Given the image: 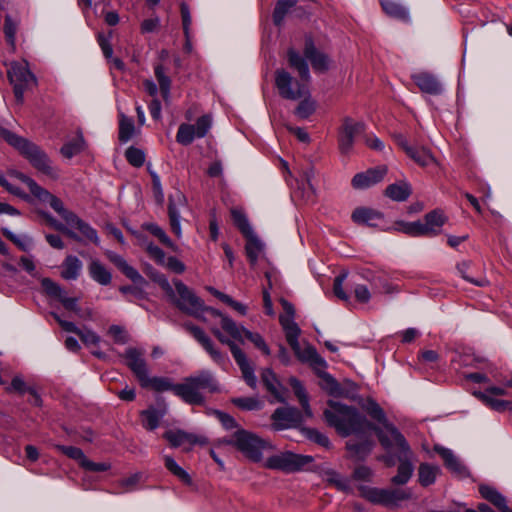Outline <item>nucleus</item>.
<instances>
[{
	"label": "nucleus",
	"instance_id": "nucleus-1",
	"mask_svg": "<svg viewBox=\"0 0 512 512\" xmlns=\"http://www.w3.org/2000/svg\"><path fill=\"white\" fill-rule=\"evenodd\" d=\"M328 404L329 409L324 411L325 420L340 435L347 437L351 434H360L372 430L376 433L379 442L384 448L389 449L392 447V441L386 433L381 428L370 423L355 408L336 401H329Z\"/></svg>",
	"mask_w": 512,
	"mask_h": 512
},
{
	"label": "nucleus",
	"instance_id": "nucleus-2",
	"mask_svg": "<svg viewBox=\"0 0 512 512\" xmlns=\"http://www.w3.org/2000/svg\"><path fill=\"white\" fill-rule=\"evenodd\" d=\"M0 137L15 148L38 172L51 179L59 177V170L53 166L48 155L38 145L11 132L1 123Z\"/></svg>",
	"mask_w": 512,
	"mask_h": 512
},
{
	"label": "nucleus",
	"instance_id": "nucleus-3",
	"mask_svg": "<svg viewBox=\"0 0 512 512\" xmlns=\"http://www.w3.org/2000/svg\"><path fill=\"white\" fill-rule=\"evenodd\" d=\"M201 391L211 393L218 391V383L214 375L208 370H202L187 377L177 384V396L190 405H202L204 397Z\"/></svg>",
	"mask_w": 512,
	"mask_h": 512
},
{
	"label": "nucleus",
	"instance_id": "nucleus-4",
	"mask_svg": "<svg viewBox=\"0 0 512 512\" xmlns=\"http://www.w3.org/2000/svg\"><path fill=\"white\" fill-rule=\"evenodd\" d=\"M174 286L178 294V298L174 299V303L182 312L202 321H205V318L202 316L203 312H209L212 316L221 319L225 317L220 311L205 306L204 302L180 280L174 281Z\"/></svg>",
	"mask_w": 512,
	"mask_h": 512
},
{
	"label": "nucleus",
	"instance_id": "nucleus-5",
	"mask_svg": "<svg viewBox=\"0 0 512 512\" xmlns=\"http://www.w3.org/2000/svg\"><path fill=\"white\" fill-rule=\"evenodd\" d=\"M223 442L236 447L237 450L254 462L262 459V452L269 445L264 439L244 429L237 430L231 438L224 439Z\"/></svg>",
	"mask_w": 512,
	"mask_h": 512
},
{
	"label": "nucleus",
	"instance_id": "nucleus-6",
	"mask_svg": "<svg viewBox=\"0 0 512 512\" xmlns=\"http://www.w3.org/2000/svg\"><path fill=\"white\" fill-rule=\"evenodd\" d=\"M392 431V440L397 447V458L400 462L397 474L392 478V483L396 485L406 484L412 476L413 465L411 463L412 451L405 437L397 428H390Z\"/></svg>",
	"mask_w": 512,
	"mask_h": 512
},
{
	"label": "nucleus",
	"instance_id": "nucleus-7",
	"mask_svg": "<svg viewBox=\"0 0 512 512\" xmlns=\"http://www.w3.org/2000/svg\"><path fill=\"white\" fill-rule=\"evenodd\" d=\"M360 496L372 504L385 507H396L399 502L411 497V493L402 489H380L366 485H359Z\"/></svg>",
	"mask_w": 512,
	"mask_h": 512
},
{
	"label": "nucleus",
	"instance_id": "nucleus-8",
	"mask_svg": "<svg viewBox=\"0 0 512 512\" xmlns=\"http://www.w3.org/2000/svg\"><path fill=\"white\" fill-rule=\"evenodd\" d=\"M314 462L310 455L296 454L291 451H284L267 458L265 467L281 470L286 473H293L303 470Z\"/></svg>",
	"mask_w": 512,
	"mask_h": 512
},
{
	"label": "nucleus",
	"instance_id": "nucleus-9",
	"mask_svg": "<svg viewBox=\"0 0 512 512\" xmlns=\"http://www.w3.org/2000/svg\"><path fill=\"white\" fill-rule=\"evenodd\" d=\"M8 78L18 103L23 102L24 92L37 83L36 77L30 71L26 61L12 62L8 69Z\"/></svg>",
	"mask_w": 512,
	"mask_h": 512
},
{
	"label": "nucleus",
	"instance_id": "nucleus-10",
	"mask_svg": "<svg viewBox=\"0 0 512 512\" xmlns=\"http://www.w3.org/2000/svg\"><path fill=\"white\" fill-rule=\"evenodd\" d=\"M280 303L284 310V314H281L279 316V322L285 332L286 340L290 347L292 348V350L295 352V354L299 358L304 359L305 356L301 355L300 353V344L298 338L301 334V329L299 328L298 324L294 321V306L284 298L280 300Z\"/></svg>",
	"mask_w": 512,
	"mask_h": 512
},
{
	"label": "nucleus",
	"instance_id": "nucleus-11",
	"mask_svg": "<svg viewBox=\"0 0 512 512\" xmlns=\"http://www.w3.org/2000/svg\"><path fill=\"white\" fill-rule=\"evenodd\" d=\"M275 85L279 95L288 100H299L309 94L305 82L295 80L290 73L284 69H278L275 72Z\"/></svg>",
	"mask_w": 512,
	"mask_h": 512
},
{
	"label": "nucleus",
	"instance_id": "nucleus-12",
	"mask_svg": "<svg viewBox=\"0 0 512 512\" xmlns=\"http://www.w3.org/2000/svg\"><path fill=\"white\" fill-rule=\"evenodd\" d=\"M221 326L222 329L226 331L235 340L243 342L245 337L246 339L251 341L258 349H260L264 354H270V349L260 334L253 333L251 331H248L244 327L237 326L235 321H233L226 315L225 317H222Z\"/></svg>",
	"mask_w": 512,
	"mask_h": 512
},
{
	"label": "nucleus",
	"instance_id": "nucleus-13",
	"mask_svg": "<svg viewBox=\"0 0 512 512\" xmlns=\"http://www.w3.org/2000/svg\"><path fill=\"white\" fill-rule=\"evenodd\" d=\"M211 127V118L208 115L200 117L195 125L181 124L178 128L176 140L182 145L191 144L195 138H203Z\"/></svg>",
	"mask_w": 512,
	"mask_h": 512
},
{
	"label": "nucleus",
	"instance_id": "nucleus-14",
	"mask_svg": "<svg viewBox=\"0 0 512 512\" xmlns=\"http://www.w3.org/2000/svg\"><path fill=\"white\" fill-rule=\"evenodd\" d=\"M364 130L365 125L363 122L355 121L350 117H345L340 127L338 137L339 149L341 153H349L353 148L355 137L363 133Z\"/></svg>",
	"mask_w": 512,
	"mask_h": 512
},
{
	"label": "nucleus",
	"instance_id": "nucleus-15",
	"mask_svg": "<svg viewBox=\"0 0 512 512\" xmlns=\"http://www.w3.org/2000/svg\"><path fill=\"white\" fill-rule=\"evenodd\" d=\"M271 419L273 421V429L278 431L300 425L303 421V416L296 408L281 407L273 412Z\"/></svg>",
	"mask_w": 512,
	"mask_h": 512
},
{
	"label": "nucleus",
	"instance_id": "nucleus-16",
	"mask_svg": "<svg viewBox=\"0 0 512 512\" xmlns=\"http://www.w3.org/2000/svg\"><path fill=\"white\" fill-rule=\"evenodd\" d=\"M144 354V350L133 347L126 349L123 354L126 365L133 372L139 384L145 380V377L149 374V369L144 358Z\"/></svg>",
	"mask_w": 512,
	"mask_h": 512
},
{
	"label": "nucleus",
	"instance_id": "nucleus-17",
	"mask_svg": "<svg viewBox=\"0 0 512 512\" xmlns=\"http://www.w3.org/2000/svg\"><path fill=\"white\" fill-rule=\"evenodd\" d=\"M183 327L202 345L215 362L219 364L224 363L225 356L214 347L211 339L200 327L195 326L192 323H185Z\"/></svg>",
	"mask_w": 512,
	"mask_h": 512
},
{
	"label": "nucleus",
	"instance_id": "nucleus-18",
	"mask_svg": "<svg viewBox=\"0 0 512 512\" xmlns=\"http://www.w3.org/2000/svg\"><path fill=\"white\" fill-rule=\"evenodd\" d=\"M387 173L386 166H378L356 174L352 179L355 189H366L381 182Z\"/></svg>",
	"mask_w": 512,
	"mask_h": 512
},
{
	"label": "nucleus",
	"instance_id": "nucleus-19",
	"mask_svg": "<svg viewBox=\"0 0 512 512\" xmlns=\"http://www.w3.org/2000/svg\"><path fill=\"white\" fill-rule=\"evenodd\" d=\"M354 223L366 225L369 227H380L384 221V216L380 211L368 207H358L351 215Z\"/></svg>",
	"mask_w": 512,
	"mask_h": 512
},
{
	"label": "nucleus",
	"instance_id": "nucleus-20",
	"mask_svg": "<svg viewBox=\"0 0 512 512\" xmlns=\"http://www.w3.org/2000/svg\"><path fill=\"white\" fill-rule=\"evenodd\" d=\"M411 78L423 93L437 95L442 92L440 81L429 72L414 73Z\"/></svg>",
	"mask_w": 512,
	"mask_h": 512
},
{
	"label": "nucleus",
	"instance_id": "nucleus-21",
	"mask_svg": "<svg viewBox=\"0 0 512 512\" xmlns=\"http://www.w3.org/2000/svg\"><path fill=\"white\" fill-rule=\"evenodd\" d=\"M33 196L42 202L49 203L50 207L54 209L67 223L69 222V215H75V213L65 209L63 202L58 197L51 194L41 186Z\"/></svg>",
	"mask_w": 512,
	"mask_h": 512
},
{
	"label": "nucleus",
	"instance_id": "nucleus-22",
	"mask_svg": "<svg viewBox=\"0 0 512 512\" xmlns=\"http://www.w3.org/2000/svg\"><path fill=\"white\" fill-rule=\"evenodd\" d=\"M434 450L441 456L445 466L458 476H466L468 474L467 468L460 462V460L454 455L453 451L436 445Z\"/></svg>",
	"mask_w": 512,
	"mask_h": 512
},
{
	"label": "nucleus",
	"instance_id": "nucleus-23",
	"mask_svg": "<svg viewBox=\"0 0 512 512\" xmlns=\"http://www.w3.org/2000/svg\"><path fill=\"white\" fill-rule=\"evenodd\" d=\"M304 55L305 58L310 60L314 70L324 72L328 69L329 60L327 56L316 50L311 38H307L305 41Z\"/></svg>",
	"mask_w": 512,
	"mask_h": 512
},
{
	"label": "nucleus",
	"instance_id": "nucleus-24",
	"mask_svg": "<svg viewBox=\"0 0 512 512\" xmlns=\"http://www.w3.org/2000/svg\"><path fill=\"white\" fill-rule=\"evenodd\" d=\"M107 258L131 281L134 283H144L145 280L141 274L120 255L108 251L106 252Z\"/></svg>",
	"mask_w": 512,
	"mask_h": 512
},
{
	"label": "nucleus",
	"instance_id": "nucleus-25",
	"mask_svg": "<svg viewBox=\"0 0 512 512\" xmlns=\"http://www.w3.org/2000/svg\"><path fill=\"white\" fill-rule=\"evenodd\" d=\"M145 389H151L156 392L172 391L177 396V384H174L168 377H151L149 374L140 383Z\"/></svg>",
	"mask_w": 512,
	"mask_h": 512
},
{
	"label": "nucleus",
	"instance_id": "nucleus-26",
	"mask_svg": "<svg viewBox=\"0 0 512 512\" xmlns=\"http://www.w3.org/2000/svg\"><path fill=\"white\" fill-rule=\"evenodd\" d=\"M233 357L238 364L246 383L251 388L255 389L257 386V378L254 374V368L248 362L245 353L241 349L233 348Z\"/></svg>",
	"mask_w": 512,
	"mask_h": 512
},
{
	"label": "nucleus",
	"instance_id": "nucleus-27",
	"mask_svg": "<svg viewBox=\"0 0 512 512\" xmlns=\"http://www.w3.org/2000/svg\"><path fill=\"white\" fill-rule=\"evenodd\" d=\"M83 268L81 260L76 256L68 255L61 265V276L65 280H76Z\"/></svg>",
	"mask_w": 512,
	"mask_h": 512
},
{
	"label": "nucleus",
	"instance_id": "nucleus-28",
	"mask_svg": "<svg viewBox=\"0 0 512 512\" xmlns=\"http://www.w3.org/2000/svg\"><path fill=\"white\" fill-rule=\"evenodd\" d=\"M481 496L495 505L502 512H512L507 506L506 499L495 488L488 485H481L479 487Z\"/></svg>",
	"mask_w": 512,
	"mask_h": 512
},
{
	"label": "nucleus",
	"instance_id": "nucleus-29",
	"mask_svg": "<svg viewBox=\"0 0 512 512\" xmlns=\"http://www.w3.org/2000/svg\"><path fill=\"white\" fill-rule=\"evenodd\" d=\"M88 271L90 277L100 285H109L112 275L109 270L97 259L91 260Z\"/></svg>",
	"mask_w": 512,
	"mask_h": 512
},
{
	"label": "nucleus",
	"instance_id": "nucleus-30",
	"mask_svg": "<svg viewBox=\"0 0 512 512\" xmlns=\"http://www.w3.org/2000/svg\"><path fill=\"white\" fill-rule=\"evenodd\" d=\"M244 237L246 238V255L251 265H255L263 253L264 244L260 241L254 232L251 233V235H246Z\"/></svg>",
	"mask_w": 512,
	"mask_h": 512
},
{
	"label": "nucleus",
	"instance_id": "nucleus-31",
	"mask_svg": "<svg viewBox=\"0 0 512 512\" xmlns=\"http://www.w3.org/2000/svg\"><path fill=\"white\" fill-rule=\"evenodd\" d=\"M261 380L265 385L266 389L279 401L284 402V398L282 396V386L278 381L274 372L266 368L261 373Z\"/></svg>",
	"mask_w": 512,
	"mask_h": 512
},
{
	"label": "nucleus",
	"instance_id": "nucleus-32",
	"mask_svg": "<svg viewBox=\"0 0 512 512\" xmlns=\"http://www.w3.org/2000/svg\"><path fill=\"white\" fill-rule=\"evenodd\" d=\"M288 62L292 68L297 70L301 81L308 82L310 80L309 67L305 58L299 55L294 49L288 50Z\"/></svg>",
	"mask_w": 512,
	"mask_h": 512
},
{
	"label": "nucleus",
	"instance_id": "nucleus-33",
	"mask_svg": "<svg viewBox=\"0 0 512 512\" xmlns=\"http://www.w3.org/2000/svg\"><path fill=\"white\" fill-rule=\"evenodd\" d=\"M164 438L173 446L179 447L186 443L192 445L198 442L197 436L182 430H169L164 433Z\"/></svg>",
	"mask_w": 512,
	"mask_h": 512
},
{
	"label": "nucleus",
	"instance_id": "nucleus-34",
	"mask_svg": "<svg viewBox=\"0 0 512 512\" xmlns=\"http://www.w3.org/2000/svg\"><path fill=\"white\" fill-rule=\"evenodd\" d=\"M414 162L422 167L436 164V160L431 151L425 147H414L408 149L406 153Z\"/></svg>",
	"mask_w": 512,
	"mask_h": 512
},
{
	"label": "nucleus",
	"instance_id": "nucleus-35",
	"mask_svg": "<svg viewBox=\"0 0 512 512\" xmlns=\"http://www.w3.org/2000/svg\"><path fill=\"white\" fill-rule=\"evenodd\" d=\"M373 443L370 440H349L346 443V448L351 457L356 459H364L372 450Z\"/></svg>",
	"mask_w": 512,
	"mask_h": 512
},
{
	"label": "nucleus",
	"instance_id": "nucleus-36",
	"mask_svg": "<svg viewBox=\"0 0 512 512\" xmlns=\"http://www.w3.org/2000/svg\"><path fill=\"white\" fill-rule=\"evenodd\" d=\"M381 6L384 12L393 18L407 21L409 19V13L407 9L399 2L395 0H381Z\"/></svg>",
	"mask_w": 512,
	"mask_h": 512
},
{
	"label": "nucleus",
	"instance_id": "nucleus-37",
	"mask_svg": "<svg viewBox=\"0 0 512 512\" xmlns=\"http://www.w3.org/2000/svg\"><path fill=\"white\" fill-rule=\"evenodd\" d=\"M165 413V407L160 410L150 407L147 410L142 411L141 417L143 427L147 430L156 429L159 426L160 420L164 417Z\"/></svg>",
	"mask_w": 512,
	"mask_h": 512
},
{
	"label": "nucleus",
	"instance_id": "nucleus-38",
	"mask_svg": "<svg viewBox=\"0 0 512 512\" xmlns=\"http://www.w3.org/2000/svg\"><path fill=\"white\" fill-rule=\"evenodd\" d=\"M73 227H76L84 237H86L91 242L98 244L99 237L94 228H92L88 223L82 221L76 214L69 215V222L67 223Z\"/></svg>",
	"mask_w": 512,
	"mask_h": 512
},
{
	"label": "nucleus",
	"instance_id": "nucleus-39",
	"mask_svg": "<svg viewBox=\"0 0 512 512\" xmlns=\"http://www.w3.org/2000/svg\"><path fill=\"white\" fill-rule=\"evenodd\" d=\"M440 473V468L428 463L420 464L418 468L419 483L426 487L433 484Z\"/></svg>",
	"mask_w": 512,
	"mask_h": 512
},
{
	"label": "nucleus",
	"instance_id": "nucleus-40",
	"mask_svg": "<svg viewBox=\"0 0 512 512\" xmlns=\"http://www.w3.org/2000/svg\"><path fill=\"white\" fill-rule=\"evenodd\" d=\"M324 479L329 485L334 486L339 491L347 493L351 491L350 480L334 470H326L324 472Z\"/></svg>",
	"mask_w": 512,
	"mask_h": 512
},
{
	"label": "nucleus",
	"instance_id": "nucleus-41",
	"mask_svg": "<svg viewBox=\"0 0 512 512\" xmlns=\"http://www.w3.org/2000/svg\"><path fill=\"white\" fill-rule=\"evenodd\" d=\"M427 229H431L429 232L431 236H435L439 233L440 228L445 224L447 218L440 210H433L427 213L424 217Z\"/></svg>",
	"mask_w": 512,
	"mask_h": 512
},
{
	"label": "nucleus",
	"instance_id": "nucleus-42",
	"mask_svg": "<svg viewBox=\"0 0 512 512\" xmlns=\"http://www.w3.org/2000/svg\"><path fill=\"white\" fill-rule=\"evenodd\" d=\"M411 194V187L408 183L391 184L387 186L385 195L393 201H405Z\"/></svg>",
	"mask_w": 512,
	"mask_h": 512
},
{
	"label": "nucleus",
	"instance_id": "nucleus-43",
	"mask_svg": "<svg viewBox=\"0 0 512 512\" xmlns=\"http://www.w3.org/2000/svg\"><path fill=\"white\" fill-rule=\"evenodd\" d=\"M230 213L235 226L240 230L243 236L251 235V233L254 232L246 214L241 208H232Z\"/></svg>",
	"mask_w": 512,
	"mask_h": 512
},
{
	"label": "nucleus",
	"instance_id": "nucleus-44",
	"mask_svg": "<svg viewBox=\"0 0 512 512\" xmlns=\"http://www.w3.org/2000/svg\"><path fill=\"white\" fill-rule=\"evenodd\" d=\"M290 385L295 393V395L297 396L303 410H304V413L307 417H311L312 416V411L310 409V405H309V400H308V396H307V393L303 387V385L301 384V382L299 380H297L296 378H291L290 379Z\"/></svg>",
	"mask_w": 512,
	"mask_h": 512
},
{
	"label": "nucleus",
	"instance_id": "nucleus-45",
	"mask_svg": "<svg viewBox=\"0 0 512 512\" xmlns=\"http://www.w3.org/2000/svg\"><path fill=\"white\" fill-rule=\"evenodd\" d=\"M367 412L368 414L375 420H377L378 422H380L384 428L386 429V431L390 434V436L392 437V431H391V427L392 428H396L393 424L389 423L387 421V418H386V415L383 411V409L374 401H371L368 403L367 405Z\"/></svg>",
	"mask_w": 512,
	"mask_h": 512
},
{
	"label": "nucleus",
	"instance_id": "nucleus-46",
	"mask_svg": "<svg viewBox=\"0 0 512 512\" xmlns=\"http://www.w3.org/2000/svg\"><path fill=\"white\" fill-rule=\"evenodd\" d=\"M475 395L495 411L503 412L506 410H512L511 401L496 399L483 392L475 393Z\"/></svg>",
	"mask_w": 512,
	"mask_h": 512
},
{
	"label": "nucleus",
	"instance_id": "nucleus-47",
	"mask_svg": "<svg viewBox=\"0 0 512 512\" xmlns=\"http://www.w3.org/2000/svg\"><path fill=\"white\" fill-rule=\"evenodd\" d=\"M296 3L297 0H278L273 12V20L277 26L282 24L285 16L289 10L296 5Z\"/></svg>",
	"mask_w": 512,
	"mask_h": 512
},
{
	"label": "nucleus",
	"instance_id": "nucleus-48",
	"mask_svg": "<svg viewBox=\"0 0 512 512\" xmlns=\"http://www.w3.org/2000/svg\"><path fill=\"white\" fill-rule=\"evenodd\" d=\"M155 77L159 83L161 94L164 100H167L170 95L171 80L166 75L163 65L158 64L154 68Z\"/></svg>",
	"mask_w": 512,
	"mask_h": 512
},
{
	"label": "nucleus",
	"instance_id": "nucleus-49",
	"mask_svg": "<svg viewBox=\"0 0 512 512\" xmlns=\"http://www.w3.org/2000/svg\"><path fill=\"white\" fill-rule=\"evenodd\" d=\"M164 462L165 467L179 480H181L183 483L187 485H190L192 483L189 474L182 467H180L172 457L165 456Z\"/></svg>",
	"mask_w": 512,
	"mask_h": 512
},
{
	"label": "nucleus",
	"instance_id": "nucleus-50",
	"mask_svg": "<svg viewBox=\"0 0 512 512\" xmlns=\"http://www.w3.org/2000/svg\"><path fill=\"white\" fill-rule=\"evenodd\" d=\"M85 141L81 134H79L74 140L66 143L61 148V154L66 158H72L84 150Z\"/></svg>",
	"mask_w": 512,
	"mask_h": 512
},
{
	"label": "nucleus",
	"instance_id": "nucleus-51",
	"mask_svg": "<svg viewBox=\"0 0 512 512\" xmlns=\"http://www.w3.org/2000/svg\"><path fill=\"white\" fill-rule=\"evenodd\" d=\"M135 131L134 122L132 118L125 116L124 114H120L119 120V140L121 142L129 141Z\"/></svg>",
	"mask_w": 512,
	"mask_h": 512
},
{
	"label": "nucleus",
	"instance_id": "nucleus-52",
	"mask_svg": "<svg viewBox=\"0 0 512 512\" xmlns=\"http://www.w3.org/2000/svg\"><path fill=\"white\" fill-rule=\"evenodd\" d=\"M1 232L8 240H10L22 251H27L32 244V238L27 235H17L8 228H2Z\"/></svg>",
	"mask_w": 512,
	"mask_h": 512
},
{
	"label": "nucleus",
	"instance_id": "nucleus-53",
	"mask_svg": "<svg viewBox=\"0 0 512 512\" xmlns=\"http://www.w3.org/2000/svg\"><path fill=\"white\" fill-rule=\"evenodd\" d=\"M168 214L170 220V226L173 233L180 238L182 236L181 225H180V213L176 208L173 198L170 197L168 205Z\"/></svg>",
	"mask_w": 512,
	"mask_h": 512
},
{
	"label": "nucleus",
	"instance_id": "nucleus-54",
	"mask_svg": "<svg viewBox=\"0 0 512 512\" xmlns=\"http://www.w3.org/2000/svg\"><path fill=\"white\" fill-rule=\"evenodd\" d=\"M302 98H303V100L299 103V105L295 109V114L300 119H306L315 112L316 104L309 97V94Z\"/></svg>",
	"mask_w": 512,
	"mask_h": 512
},
{
	"label": "nucleus",
	"instance_id": "nucleus-55",
	"mask_svg": "<svg viewBox=\"0 0 512 512\" xmlns=\"http://www.w3.org/2000/svg\"><path fill=\"white\" fill-rule=\"evenodd\" d=\"M16 31H17V23L13 21V19L10 15H6L5 23H4V34H5L8 44L11 46L12 51H15V49H16V44H15Z\"/></svg>",
	"mask_w": 512,
	"mask_h": 512
},
{
	"label": "nucleus",
	"instance_id": "nucleus-56",
	"mask_svg": "<svg viewBox=\"0 0 512 512\" xmlns=\"http://www.w3.org/2000/svg\"><path fill=\"white\" fill-rule=\"evenodd\" d=\"M470 266H471V263L466 262V261L461 262L457 265V270L460 273L461 277L476 286H479V287L486 286L488 284L487 279H485L483 277L479 278V279H475L469 274L468 270H469Z\"/></svg>",
	"mask_w": 512,
	"mask_h": 512
},
{
	"label": "nucleus",
	"instance_id": "nucleus-57",
	"mask_svg": "<svg viewBox=\"0 0 512 512\" xmlns=\"http://www.w3.org/2000/svg\"><path fill=\"white\" fill-rule=\"evenodd\" d=\"M146 229L154 236H156L163 245L172 249L173 251H176V245L172 242V240L167 236L165 231L160 226L151 223L146 225Z\"/></svg>",
	"mask_w": 512,
	"mask_h": 512
},
{
	"label": "nucleus",
	"instance_id": "nucleus-58",
	"mask_svg": "<svg viewBox=\"0 0 512 512\" xmlns=\"http://www.w3.org/2000/svg\"><path fill=\"white\" fill-rule=\"evenodd\" d=\"M232 403L238 408L246 411L258 410L261 408V402L254 397H237L232 399Z\"/></svg>",
	"mask_w": 512,
	"mask_h": 512
},
{
	"label": "nucleus",
	"instance_id": "nucleus-59",
	"mask_svg": "<svg viewBox=\"0 0 512 512\" xmlns=\"http://www.w3.org/2000/svg\"><path fill=\"white\" fill-rule=\"evenodd\" d=\"M350 289L353 291L356 300L360 303H368L371 298V293L367 286L359 284L356 281L349 283Z\"/></svg>",
	"mask_w": 512,
	"mask_h": 512
},
{
	"label": "nucleus",
	"instance_id": "nucleus-60",
	"mask_svg": "<svg viewBox=\"0 0 512 512\" xmlns=\"http://www.w3.org/2000/svg\"><path fill=\"white\" fill-rule=\"evenodd\" d=\"M125 156L127 161L135 167H141L144 164L145 154L138 148L129 147L126 150Z\"/></svg>",
	"mask_w": 512,
	"mask_h": 512
},
{
	"label": "nucleus",
	"instance_id": "nucleus-61",
	"mask_svg": "<svg viewBox=\"0 0 512 512\" xmlns=\"http://www.w3.org/2000/svg\"><path fill=\"white\" fill-rule=\"evenodd\" d=\"M56 448L61 451L63 454L68 456L71 459L79 461L80 465L82 466L84 460L86 459L85 454L83 451L75 446H64V445H57Z\"/></svg>",
	"mask_w": 512,
	"mask_h": 512
},
{
	"label": "nucleus",
	"instance_id": "nucleus-62",
	"mask_svg": "<svg viewBox=\"0 0 512 512\" xmlns=\"http://www.w3.org/2000/svg\"><path fill=\"white\" fill-rule=\"evenodd\" d=\"M347 278V273H341L334 279L333 291L334 294L343 301L349 300V295L343 289V282Z\"/></svg>",
	"mask_w": 512,
	"mask_h": 512
},
{
	"label": "nucleus",
	"instance_id": "nucleus-63",
	"mask_svg": "<svg viewBox=\"0 0 512 512\" xmlns=\"http://www.w3.org/2000/svg\"><path fill=\"white\" fill-rule=\"evenodd\" d=\"M42 286L48 295L56 297L58 299H60L65 293L64 290L57 283H55L49 278H44L42 280Z\"/></svg>",
	"mask_w": 512,
	"mask_h": 512
},
{
	"label": "nucleus",
	"instance_id": "nucleus-64",
	"mask_svg": "<svg viewBox=\"0 0 512 512\" xmlns=\"http://www.w3.org/2000/svg\"><path fill=\"white\" fill-rule=\"evenodd\" d=\"M325 382L324 388L329 392V394L333 396H343L344 391L341 388L340 384L330 375L326 374L323 377Z\"/></svg>",
	"mask_w": 512,
	"mask_h": 512
}]
</instances>
